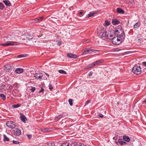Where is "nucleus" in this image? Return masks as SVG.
<instances>
[{"instance_id":"obj_51","label":"nucleus","mask_w":146,"mask_h":146,"mask_svg":"<svg viewBox=\"0 0 146 146\" xmlns=\"http://www.w3.org/2000/svg\"><path fill=\"white\" fill-rule=\"evenodd\" d=\"M143 102L146 104V99L143 101Z\"/></svg>"},{"instance_id":"obj_49","label":"nucleus","mask_w":146,"mask_h":146,"mask_svg":"<svg viewBox=\"0 0 146 146\" xmlns=\"http://www.w3.org/2000/svg\"><path fill=\"white\" fill-rule=\"evenodd\" d=\"M61 42H60V41H58V43H57V44L58 45H59V46H60L61 44Z\"/></svg>"},{"instance_id":"obj_37","label":"nucleus","mask_w":146,"mask_h":146,"mask_svg":"<svg viewBox=\"0 0 146 146\" xmlns=\"http://www.w3.org/2000/svg\"><path fill=\"white\" fill-rule=\"evenodd\" d=\"M49 131V129L48 128H45L42 130V131L43 132H47Z\"/></svg>"},{"instance_id":"obj_27","label":"nucleus","mask_w":146,"mask_h":146,"mask_svg":"<svg viewBox=\"0 0 146 146\" xmlns=\"http://www.w3.org/2000/svg\"><path fill=\"white\" fill-rule=\"evenodd\" d=\"M61 146H72L71 144L68 143H63Z\"/></svg>"},{"instance_id":"obj_25","label":"nucleus","mask_w":146,"mask_h":146,"mask_svg":"<svg viewBox=\"0 0 146 146\" xmlns=\"http://www.w3.org/2000/svg\"><path fill=\"white\" fill-rule=\"evenodd\" d=\"M103 62V61L102 60H99L94 63V64L95 66H96L97 65L99 64L100 63H102Z\"/></svg>"},{"instance_id":"obj_6","label":"nucleus","mask_w":146,"mask_h":146,"mask_svg":"<svg viewBox=\"0 0 146 146\" xmlns=\"http://www.w3.org/2000/svg\"><path fill=\"white\" fill-rule=\"evenodd\" d=\"M98 50H94L91 49L89 48H86L85 50H84L82 52V54H86L87 53L89 54H93L94 53H96Z\"/></svg>"},{"instance_id":"obj_29","label":"nucleus","mask_w":146,"mask_h":146,"mask_svg":"<svg viewBox=\"0 0 146 146\" xmlns=\"http://www.w3.org/2000/svg\"><path fill=\"white\" fill-rule=\"evenodd\" d=\"M20 105L19 104H18L16 105H12V107L13 108H17L20 106Z\"/></svg>"},{"instance_id":"obj_46","label":"nucleus","mask_w":146,"mask_h":146,"mask_svg":"<svg viewBox=\"0 0 146 146\" xmlns=\"http://www.w3.org/2000/svg\"><path fill=\"white\" fill-rule=\"evenodd\" d=\"M98 115L101 117H102L104 116V115L101 113H99Z\"/></svg>"},{"instance_id":"obj_16","label":"nucleus","mask_w":146,"mask_h":146,"mask_svg":"<svg viewBox=\"0 0 146 146\" xmlns=\"http://www.w3.org/2000/svg\"><path fill=\"white\" fill-rule=\"evenodd\" d=\"M3 2L7 6L10 7L11 6V3L9 0H4Z\"/></svg>"},{"instance_id":"obj_9","label":"nucleus","mask_w":146,"mask_h":146,"mask_svg":"<svg viewBox=\"0 0 146 146\" xmlns=\"http://www.w3.org/2000/svg\"><path fill=\"white\" fill-rule=\"evenodd\" d=\"M13 134L16 136H19L21 134L20 129L18 128H15L13 130Z\"/></svg>"},{"instance_id":"obj_33","label":"nucleus","mask_w":146,"mask_h":146,"mask_svg":"<svg viewBox=\"0 0 146 146\" xmlns=\"http://www.w3.org/2000/svg\"><path fill=\"white\" fill-rule=\"evenodd\" d=\"M68 102L70 105V106H72L73 105V101L71 99H70L68 100Z\"/></svg>"},{"instance_id":"obj_3","label":"nucleus","mask_w":146,"mask_h":146,"mask_svg":"<svg viewBox=\"0 0 146 146\" xmlns=\"http://www.w3.org/2000/svg\"><path fill=\"white\" fill-rule=\"evenodd\" d=\"M114 33L115 35L118 36L119 38L122 39H124L125 38V33L121 26L117 28L114 31Z\"/></svg>"},{"instance_id":"obj_44","label":"nucleus","mask_w":146,"mask_h":146,"mask_svg":"<svg viewBox=\"0 0 146 146\" xmlns=\"http://www.w3.org/2000/svg\"><path fill=\"white\" fill-rule=\"evenodd\" d=\"M26 40H30V41H31L32 40V38H28V37H27L26 38Z\"/></svg>"},{"instance_id":"obj_21","label":"nucleus","mask_w":146,"mask_h":146,"mask_svg":"<svg viewBox=\"0 0 146 146\" xmlns=\"http://www.w3.org/2000/svg\"><path fill=\"white\" fill-rule=\"evenodd\" d=\"M117 11L119 14H123L124 13V11L120 8H118L117 9Z\"/></svg>"},{"instance_id":"obj_52","label":"nucleus","mask_w":146,"mask_h":146,"mask_svg":"<svg viewBox=\"0 0 146 146\" xmlns=\"http://www.w3.org/2000/svg\"><path fill=\"white\" fill-rule=\"evenodd\" d=\"M45 74L48 77L49 76V75L48 74H47V73H45Z\"/></svg>"},{"instance_id":"obj_13","label":"nucleus","mask_w":146,"mask_h":146,"mask_svg":"<svg viewBox=\"0 0 146 146\" xmlns=\"http://www.w3.org/2000/svg\"><path fill=\"white\" fill-rule=\"evenodd\" d=\"M67 56L69 58H76L77 56V55L74 54H72L71 53H68L67 54Z\"/></svg>"},{"instance_id":"obj_30","label":"nucleus","mask_w":146,"mask_h":146,"mask_svg":"<svg viewBox=\"0 0 146 146\" xmlns=\"http://www.w3.org/2000/svg\"><path fill=\"white\" fill-rule=\"evenodd\" d=\"M58 72L62 74H66V72L64 70H58Z\"/></svg>"},{"instance_id":"obj_32","label":"nucleus","mask_w":146,"mask_h":146,"mask_svg":"<svg viewBox=\"0 0 146 146\" xmlns=\"http://www.w3.org/2000/svg\"><path fill=\"white\" fill-rule=\"evenodd\" d=\"M94 13H89V14H88L87 15L86 17L88 18V17H92L94 15Z\"/></svg>"},{"instance_id":"obj_45","label":"nucleus","mask_w":146,"mask_h":146,"mask_svg":"<svg viewBox=\"0 0 146 146\" xmlns=\"http://www.w3.org/2000/svg\"><path fill=\"white\" fill-rule=\"evenodd\" d=\"M27 135L29 139H30L32 137V135Z\"/></svg>"},{"instance_id":"obj_4","label":"nucleus","mask_w":146,"mask_h":146,"mask_svg":"<svg viewBox=\"0 0 146 146\" xmlns=\"http://www.w3.org/2000/svg\"><path fill=\"white\" fill-rule=\"evenodd\" d=\"M124 39H121L118 36L115 35L112 39V41L113 44L119 45L121 42V40Z\"/></svg>"},{"instance_id":"obj_18","label":"nucleus","mask_w":146,"mask_h":146,"mask_svg":"<svg viewBox=\"0 0 146 146\" xmlns=\"http://www.w3.org/2000/svg\"><path fill=\"white\" fill-rule=\"evenodd\" d=\"M123 139L124 141L127 142H129L130 140V138L126 135L124 136L123 137Z\"/></svg>"},{"instance_id":"obj_53","label":"nucleus","mask_w":146,"mask_h":146,"mask_svg":"<svg viewBox=\"0 0 146 146\" xmlns=\"http://www.w3.org/2000/svg\"><path fill=\"white\" fill-rule=\"evenodd\" d=\"M92 74V73H91V72H90L89 73V75L90 76Z\"/></svg>"},{"instance_id":"obj_17","label":"nucleus","mask_w":146,"mask_h":146,"mask_svg":"<svg viewBox=\"0 0 146 146\" xmlns=\"http://www.w3.org/2000/svg\"><path fill=\"white\" fill-rule=\"evenodd\" d=\"M118 142L121 145H123L125 144L126 143L123 141L121 139H119L117 142L115 141V143L117 144Z\"/></svg>"},{"instance_id":"obj_10","label":"nucleus","mask_w":146,"mask_h":146,"mask_svg":"<svg viewBox=\"0 0 146 146\" xmlns=\"http://www.w3.org/2000/svg\"><path fill=\"white\" fill-rule=\"evenodd\" d=\"M4 70L6 72H9L12 70L11 67L9 64L5 65L3 67Z\"/></svg>"},{"instance_id":"obj_43","label":"nucleus","mask_w":146,"mask_h":146,"mask_svg":"<svg viewBox=\"0 0 146 146\" xmlns=\"http://www.w3.org/2000/svg\"><path fill=\"white\" fill-rule=\"evenodd\" d=\"M90 101L89 100L88 101H87L86 102L85 104V105H87L88 104L90 103Z\"/></svg>"},{"instance_id":"obj_47","label":"nucleus","mask_w":146,"mask_h":146,"mask_svg":"<svg viewBox=\"0 0 146 146\" xmlns=\"http://www.w3.org/2000/svg\"><path fill=\"white\" fill-rule=\"evenodd\" d=\"M79 146H86V145L82 143H80L79 144Z\"/></svg>"},{"instance_id":"obj_40","label":"nucleus","mask_w":146,"mask_h":146,"mask_svg":"<svg viewBox=\"0 0 146 146\" xmlns=\"http://www.w3.org/2000/svg\"><path fill=\"white\" fill-rule=\"evenodd\" d=\"M49 87L50 90H52L53 89V87L52 86V85L50 84L49 85Z\"/></svg>"},{"instance_id":"obj_15","label":"nucleus","mask_w":146,"mask_h":146,"mask_svg":"<svg viewBox=\"0 0 146 146\" xmlns=\"http://www.w3.org/2000/svg\"><path fill=\"white\" fill-rule=\"evenodd\" d=\"M23 70L21 68H17L15 69V72L18 74H21L23 72Z\"/></svg>"},{"instance_id":"obj_34","label":"nucleus","mask_w":146,"mask_h":146,"mask_svg":"<svg viewBox=\"0 0 146 146\" xmlns=\"http://www.w3.org/2000/svg\"><path fill=\"white\" fill-rule=\"evenodd\" d=\"M62 117V115H59L55 118L56 120H58L60 119Z\"/></svg>"},{"instance_id":"obj_14","label":"nucleus","mask_w":146,"mask_h":146,"mask_svg":"<svg viewBox=\"0 0 146 146\" xmlns=\"http://www.w3.org/2000/svg\"><path fill=\"white\" fill-rule=\"evenodd\" d=\"M95 66L94 64V63H92V64H90L88 65L87 66H85L84 67V70H86V69H89L90 68H91L92 67H94Z\"/></svg>"},{"instance_id":"obj_48","label":"nucleus","mask_w":146,"mask_h":146,"mask_svg":"<svg viewBox=\"0 0 146 146\" xmlns=\"http://www.w3.org/2000/svg\"><path fill=\"white\" fill-rule=\"evenodd\" d=\"M83 13V12L82 11H81L78 14V15H82Z\"/></svg>"},{"instance_id":"obj_35","label":"nucleus","mask_w":146,"mask_h":146,"mask_svg":"<svg viewBox=\"0 0 146 146\" xmlns=\"http://www.w3.org/2000/svg\"><path fill=\"white\" fill-rule=\"evenodd\" d=\"M35 90L36 88L35 87H32L30 89V90L31 92H33L35 91Z\"/></svg>"},{"instance_id":"obj_22","label":"nucleus","mask_w":146,"mask_h":146,"mask_svg":"<svg viewBox=\"0 0 146 146\" xmlns=\"http://www.w3.org/2000/svg\"><path fill=\"white\" fill-rule=\"evenodd\" d=\"M12 44H13L10 43V42L9 41H8L7 42V43L1 44H0V45L3 46H11V45H12Z\"/></svg>"},{"instance_id":"obj_42","label":"nucleus","mask_w":146,"mask_h":146,"mask_svg":"<svg viewBox=\"0 0 146 146\" xmlns=\"http://www.w3.org/2000/svg\"><path fill=\"white\" fill-rule=\"evenodd\" d=\"M142 65L143 66L146 67V62H142Z\"/></svg>"},{"instance_id":"obj_11","label":"nucleus","mask_w":146,"mask_h":146,"mask_svg":"<svg viewBox=\"0 0 146 146\" xmlns=\"http://www.w3.org/2000/svg\"><path fill=\"white\" fill-rule=\"evenodd\" d=\"M43 19V17H38L32 20V22L34 23H37L41 21Z\"/></svg>"},{"instance_id":"obj_38","label":"nucleus","mask_w":146,"mask_h":146,"mask_svg":"<svg viewBox=\"0 0 146 146\" xmlns=\"http://www.w3.org/2000/svg\"><path fill=\"white\" fill-rule=\"evenodd\" d=\"M13 142L14 143L16 144H18L19 143V142L17 141L13 140Z\"/></svg>"},{"instance_id":"obj_1","label":"nucleus","mask_w":146,"mask_h":146,"mask_svg":"<svg viewBox=\"0 0 146 146\" xmlns=\"http://www.w3.org/2000/svg\"><path fill=\"white\" fill-rule=\"evenodd\" d=\"M115 35L114 31L112 30H108L106 32H101L100 34V36L102 38L106 37V38L110 40L113 39Z\"/></svg>"},{"instance_id":"obj_39","label":"nucleus","mask_w":146,"mask_h":146,"mask_svg":"<svg viewBox=\"0 0 146 146\" xmlns=\"http://www.w3.org/2000/svg\"><path fill=\"white\" fill-rule=\"evenodd\" d=\"M26 56V55H23V54H21L19 55L18 56V57L19 58H21L23 57H25Z\"/></svg>"},{"instance_id":"obj_36","label":"nucleus","mask_w":146,"mask_h":146,"mask_svg":"<svg viewBox=\"0 0 146 146\" xmlns=\"http://www.w3.org/2000/svg\"><path fill=\"white\" fill-rule=\"evenodd\" d=\"M4 7V5L2 3H0V9H2Z\"/></svg>"},{"instance_id":"obj_26","label":"nucleus","mask_w":146,"mask_h":146,"mask_svg":"<svg viewBox=\"0 0 146 146\" xmlns=\"http://www.w3.org/2000/svg\"><path fill=\"white\" fill-rule=\"evenodd\" d=\"M140 25V23L139 22H137L133 26V28L134 29L138 28Z\"/></svg>"},{"instance_id":"obj_19","label":"nucleus","mask_w":146,"mask_h":146,"mask_svg":"<svg viewBox=\"0 0 146 146\" xmlns=\"http://www.w3.org/2000/svg\"><path fill=\"white\" fill-rule=\"evenodd\" d=\"M112 23L113 25H116L119 24V22L116 19H114L112 20Z\"/></svg>"},{"instance_id":"obj_20","label":"nucleus","mask_w":146,"mask_h":146,"mask_svg":"<svg viewBox=\"0 0 146 146\" xmlns=\"http://www.w3.org/2000/svg\"><path fill=\"white\" fill-rule=\"evenodd\" d=\"M21 120L24 123L26 122V120H27V119L26 117L24 115H23L21 116Z\"/></svg>"},{"instance_id":"obj_50","label":"nucleus","mask_w":146,"mask_h":146,"mask_svg":"<svg viewBox=\"0 0 146 146\" xmlns=\"http://www.w3.org/2000/svg\"><path fill=\"white\" fill-rule=\"evenodd\" d=\"M89 41H90V40H87L85 41V43H88Z\"/></svg>"},{"instance_id":"obj_8","label":"nucleus","mask_w":146,"mask_h":146,"mask_svg":"<svg viewBox=\"0 0 146 146\" xmlns=\"http://www.w3.org/2000/svg\"><path fill=\"white\" fill-rule=\"evenodd\" d=\"M43 77L42 74L40 73H37L35 74L33 76L34 78L33 79H40Z\"/></svg>"},{"instance_id":"obj_31","label":"nucleus","mask_w":146,"mask_h":146,"mask_svg":"<svg viewBox=\"0 0 146 146\" xmlns=\"http://www.w3.org/2000/svg\"><path fill=\"white\" fill-rule=\"evenodd\" d=\"M0 97L2 98L3 100H5L6 99V96L3 94H1L0 95Z\"/></svg>"},{"instance_id":"obj_28","label":"nucleus","mask_w":146,"mask_h":146,"mask_svg":"<svg viewBox=\"0 0 146 146\" xmlns=\"http://www.w3.org/2000/svg\"><path fill=\"white\" fill-rule=\"evenodd\" d=\"M110 24V22L108 20H106L104 23V26L106 27Z\"/></svg>"},{"instance_id":"obj_12","label":"nucleus","mask_w":146,"mask_h":146,"mask_svg":"<svg viewBox=\"0 0 146 146\" xmlns=\"http://www.w3.org/2000/svg\"><path fill=\"white\" fill-rule=\"evenodd\" d=\"M7 89V88L5 85L2 84L0 85V92H4Z\"/></svg>"},{"instance_id":"obj_41","label":"nucleus","mask_w":146,"mask_h":146,"mask_svg":"<svg viewBox=\"0 0 146 146\" xmlns=\"http://www.w3.org/2000/svg\"><path fill=\"white\" fill-rule=\"evenodd\" d=\"M44 90L43 88H41L39 92V93H40L41 92L44 91Z\"/></svg>"},{"instance_id":"obj_54","label":"nucleus","mask_w":146,"mask_h":146,"mask_svg":"<svg viewBox=\"0 0 146 146\" xmlns=\"http://www.w3.org/2000/svg\"><path fill=\"white\" fill-rule=\"evenodd\" d=\"M1 29V28H0V29Z\"/></svg>"},{"instance_id":"obj_7","label":"nucleus","mask_w":146,"mask_h":146,"mask_svg":"<svg viewBox=\"0 0 146 146\" xmlns=\"http://www.w3.org/2000/svg\"><path fill=\"white\" fill-rule=\"evenodd\" d=\"M15 123L12 121H9L6 123V126L8 127L11 129L14 128L15 127Z\"/></svg>"},{"instance_id":"obj_2","label":"nucleus","mask_w":146,"mask_h":146,"mask_svg":"<svg viewBox=\"0 0 146 146\" xmlns=\"http://www.w3.org/2000/svg\"><path fill=\"white\" fill-rule=\"evenodd\" d=\"M8 40L10 43L13 44L12 45H19V43L17 41H19V38L17 36L15 35L14 34H12L8 36Z\"/></svg>"},{"instance_id":"obj_5","label":"nucleus","mask_w":146,"mask_h":146,"mask_svg":"<svg viewBox=\"0 0 146 146\" xmlns=\"http://www.w3.org/2000/svg\"><path fill=\"white\" fill-rule=\"evenodd\" d=\"M132 71L134 74L136 75L139 74L141 72V68L139 66H135L132 69Z\"/></svg>"},{"instance_id":"obj_24","label":"nucleus","mask_w":146,"mask_h":146,"mask_svg":"<svg viewBox=\"0 0 146 146\" xmlns=\"http://www.w3.org/2000/svg\"><path fill=\"white\" fill-rule=\"evenodd\" d=\"M138 37L136 39V40L138 41V42L140 43H141L142 42V40L141 38H139V37H140L141 35V34H139L137 35Z\"/></svg>"},{"instance_id":"obj_23","label":"nucleus","mask_w":146,"mask_h":146,"mask_svg":"<svg viewBox=\"0 0 146 146\" xmlns=\"http://www.w3.org/2000/svg\"><path fill=\"white\" fill-rule=\"evenodd\" d=\"M3 141H4L7 142L9 141V138H8L5 135L3 134Z\"/></svg>"}]
</instances>
